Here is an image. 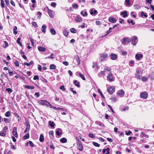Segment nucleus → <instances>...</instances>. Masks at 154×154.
<instances>
[{"mask_svg":"<svg viewBox=\"0 0 154 154\" xmlns=\"http://www.w3.org/2000/svg\"><path fill=\"white\" fill-rule=\"evenodd\" d=\"M1 2V6L2 8H4L5 7V4L3 0H0Z\"/></svg>","mask_w":154,"mask_h":154,"instance_id":"nucleus-49","label":"nucleus"},{"mask_svg":"<svg viewBox=\"0 0 154 154\" xmlns=\"http://www.w3.org/2000/svg\"><path fill=\"white\" fill-rule=\"evenodd\" d=\"M17 128H14L13 129V131L12 132L13 135L16 137H18V134L17 132Z\"/></svg>","mask_w":154,"mask_h":154,"instance_id":"nucleus-10","label":"nucleus"},{"mask_svg":"<svg viewBox=\"0 0 154 154\" xmlns=\"http://www.w3.org/2000/svg\"><path fill=\"white\" fill-rule=\"evenodd\" d=\"M60 141L62 143H65L67 142V140L66 138L63 137L61 139Z\"/></svg>","mask_w":154,"mask_h":154,"instance_id":"nucleus-27","label":"nucleus"},{"mask_svg":"<svg viewBox=\"0 0 154 154\" xmlns=\"http://www.w3.org/2000/svg\"><path fill=\"white\" fill-rule=\"evenodd\" d=\"M26 126V128L24 131V133H26V132L28 131L29 130L30 125L28 122H26L25 123Z\"/></svg>","mask_w":154,"mask_h":154,"instance_id":"nucleus-7","label":"nucleus"},{"mask_svg":"<svg viewBox=\"0 0 154 154\" xmlns=\"http://www.w3.org/2000/svg\"><path fill=\"white\" fill-rule=\"evenodd\" d=\"M107 91L110 94H111L115 91V89L112 87H109L107 89Z\"/></svg>","mask_w":154,"mask_h":154,"instance_id":"nucleus-8","label":"nucleus"},{"mask_svg":"<svg viewBox=\"0 0 154 154\" xmlns=\"http://www.w3.org/2000/svg\"><path fill=\"white\" fill-rule=\"evenodd\" d=\"M95 123L97 124L98 125L100 126H102L103 125V123L100 122L98 121H96Z\"/></svg>","mask_w":154,"mask_h":154,"instance_id":"nucleus-56","label":"nucleus"},{"mask_svg":"<svg viewBox=\"0 0 154 154\" xmlns=\"http://www.w3.org/2000/svg\"><path fill=\"white\" fill-rule=\"evenodd\" d=\"M71 32L73 33H75L76 32V30L74 28H72L70 29Z\"/></svg>","mask_w":154,"mask_h":154,"instance_id":"nucleus-47","label":"nucleus"},{"mask_svg":"<svg viewBox=\"0 0 154 154\" xmlns=\"http://www.w3.org/2000/svg\"><path fill=\"white\" fill-rule=\"evenodd\" d=\"M143 55L140 54H137L135 55V58L137 60H139L143 58Z\"/></svg>","mask_w":154,"mask_h":154,"instance_id":"nucleus-14","label":"nucleus"},{"mask_svg":"<svg viewBox=\"0 0 154 154\" xmlns=\"http://www.w3.org/2000/svg\"><path fill=\"white\" fill-rule=\"evenodd\" d=\"M33 79L34 80H36L37 79L38 80L39 78H38V76L37 75H35L34 76V78H33Z\"/></svg>","mask_w":154,"mask_h":154,"instance_id":"nucleus-60","label":"nucleus"},{"mask_svg":"<svg viewBox=\"0 0 154 154\" xmlns=\"http://www.w3.org/2000/svg\"><path fill=\"white\" fill-rule=\"evenodd\" d=\"M61 129L60 128H58L57 129L56 131V134L58 136L60 135V133H61Z\"/></svg>","mask_w":154,"mask_h":154,"instance_id":"nucleus-20","label":"nucleus"},{"mask_svg":"<svg viewBox=\"0 0 154 154\" xmlns=\"http://www.w3.org/2000/svg\"><path fill=\"white\" fill-rule=\"evenodd\" d=\"M6 133V132L3 131H2L0 132V135L2 136H5V135Z\"/></svg>","mask_w":154,"mask_h":154,"instance_id":"nucleus-36","label":"nucleus"},{"mask_svg":"<svg viewBox=\"0 0 154 154\" xmlns=\"http://www.w3.org/2000/svg\"><path fill=\"white\" fill-rule=\"evenodd\" d=\"M127 22L129 23H131L132 25H134L135 24V23L133 22V20L132 19H130V21L129 20H128Z\"/></svg>","mask_w":154,"mask_h":154,"instance_id":"nucleus-46","label":"nucleus"},{"mask_svg":"<svg viewBox=\"0 0 154 154\" xmlns=\"http://www.w3.org/2000/svg\"><path fill=\"white\" fill-rule=\"evenodd\" d=\"M46 28L47 26L45 25H43L42 26V31L43 33H45V32Z\"/></svg>","mask_w":154,"mask_h":154,"instance_id":"nucleus-19","label":"nucleus"},{"mask_svg":"<svg viewBox=\"0 0 154 154\" xmlns=\"http://www.w3.org/2000/svg\"><path fill=\"white\" fill-rule=\"evenodd\" d=\"M98 92L100 94V95H101V97L102 98H104V97L103 94H102V92H101V91L100 90V89H98Z\"/></svg>","mask_w":154,"mask_h":154,"instance_id":"nucleus-42","label":"nucleus"},{"mask_svg":"<svg viewBox=\"0 0 154 154\" xmlns=\"http://www.w3.org/2000/svg\"><path fill=\"white\" fill-rule=\"evenodd\" d=\"M105 71H101L100 72H99L97 75L99 77H102L105 75Z\"/></svg>","mask_w":154,"mask_h":154,"instance_id":"nucleus-13","label":"nucleus"},{"mask_svg":"<svg viewBox=\"0 0 154 154\" xmlns=\"http://www.w3.org/2000/svg\"><path fill=\"white\" fill-rule=\"evenodd\" d=\"M51 5L52 7H55L56 5V3L54 2H52L51 4Z\"/></svg>","mask_w":154,"mask_h":154,"instance_id":"nucleus-58","label":"nucleus"},{"mask_svg":"<svg viewBox=\"0 0 154 154\" xmlns=\"http://www.w3.org/2000/svg\"><path fill=\"white\" fill-rule=\"evenodd\" d=\"M5 2L6 5L9 7L10 5L9 3V0H5Z\"/></svg>","mask_w":154,"mask_h":154,"instance_id":"nucleus-55","label":"nucleus"},{"mask_svg":"<svg viewBox=\"0 0 154 154\" xmlns=\"http://www.w3.org/2000/svg\"><path fill=\"white\" fill-rule=\"evenodd\" d=\"M39 141L41 142H43L44 140V137L43 135L41 134L40 135V138L39 139Z\"/></svg>","mask_w":154,"mask_h":154,"instance_id":"nucleus-25","label":"nucleus"},{"mask_svg":"<svg viewBox=\"0 0 154 154\" xmlns=\"http://www.w3.org/2000/svg\"><path fill=\"white\" fill-rule=\"evenodd\" d=\"M48 11L49 16L52 18L53 17L54 15V12L53 11L49 9H48Z\"/></svg>","mask_w":154,"mask_h":154,"instance_id":"nucleus-9","label":"nucleus"},{"mask_svg":"<svg viewBox=\"0 0 154 154\" xmlns=\"http://www.w3.org/2000/svg\"><path fill=\"white\" fill-rule=\"evenodd\" d=\"M56 68V66L54 64H52L50 65V68L51 69H55Z\"/></svg>","mask_w":154,"mask_h":154,"instance_id":"nucleus-34","label":"nucleus"},{"mask_svg":"<svg viewBox=\"0 0 154 154\" xmlns=\"http://www.w3.org/2000/svg\"><path fill=\"white\" fill-rule=\"evenodd\" d=\"M81 14H82L83 16H85L87 15V13L86 11H81Z\"/></svg>","mask_w":154,"mask_h":154,"instance_id":"nucleus-39","label":"nucleus"},{"mask_svg":"<svg viewBox=\"0 0 154 154\" xmlns=\"http://www.w3.org/2000/svg\"><path fill=\"white\" fill-rule=\"evenodd\" d=\"M109 22L112 23H115L116 21V19L112 17H109Z\"/></svg>","mask_w":154,"mask_h":154,"instance_id":"nucleus-12","label":"nucleus"},{"mask_svg":"<svg viewBox=\"0 0 154 154\" xmlns=\"http://www.w3.org/2000/svg\"><path fill=\"white\" fill-rule=\"evenodd\" d=\"M121 14L123 15V17L124 18H125L128 16V15L127 14V11H125L123 12H121Z\"/></svg>","mask_w":154,"mask_h":154,"instance_id":"nucleus-22","label":"nucleus"},{"mask_svg":"<svg viewBox=\"0 0 154 154\" xmlns=\"http://www.w3.org/2000/svg\"><path fill=\"white\" fill-rule=\"evenodd\" d=\"M74 84L75 86H76L77 87H80L79 82L77 80H75V81H74Z\"/></svg>","mask_w":154,"mask_h":154,"instance_id":"nucleus-28","label":"nucleus"},{"mask_svg":"<svg viewBox=\"0 0 154 154\" xmlns=\"http://www.w3.org/2000/svg\"><path fill=\"white\" fill-rule=\"evenodd\" d=\"M50 32L52 35H54L56 34V31L53 28H52L51 29Z\"/></svg>","mask_w":154,"mask_h":154,"instance_id":"nucleus-35","label":"nucleus"},{"mask_svg":"<svg viewBox=\"0 0 154 154\" xmlns=\"http://www.w3.org/2000/svg\"><path fill=\"white\" fill-rule=\"evenodd\" d=\"M141 17H143V16H144L145 17H147V16L146 15V13H144L143 11L141 13Z\"/></svg>","mask_w":154,"mask_h":154,"instance_id":"nucleus-43","label":"nucleus"},{"mask_svg":"<svg viewBox=\"0 0 154 154\" xmlns=\"http://www.w3.org/2000/svg\"><path fill=\"white\" fill-rule=\"evenodd\" d=\"M11 4L14 6L15 7V3L13 2V1L12 0H11L10 1Z\"/></svg>","mask_w":154,"mask_h":154,"instance_id":"nucleus-62","label":"nucleus"},{"mask_svg":"<svg viewBox=\"0 0 154 154\" xmlns=\"http://www.w3.org/2000/svg\"><path fill=\"white\" fill-rule=\"evenodd\" d=\"M49 125L52 127H54L55 125V124L54 123V122L51 121H49Z\"/></svg>","mask_w":154,"mask_h":154,"instance_id":"nucleus-26","label":"nucleus"},{"mask_svg":"<svg viewBox=\"0 0 154 154\" xmlns=\"http://www.w3.org/2000/svg\"><path fill=\"white\" fill-rule=\"evenodd\" d=\"M124 91L123 90H120L117 91V94L118 95L120 96L121 97H122L124 95Z\"/></svg>","mask_w":154,"mask_h":154,"instance_id":"nucleus-11","label":"nucleus"},{"mask_svg":"<svg viewBox=\"0 0 154 154\" xmlns=\"http://www.w3.org/2000/svg\"><path fill=\"white\" fill-rule=\"evenodd\" d=\"M10 116V112L9 111L6 112L5 114V116L6 117H9Z\"/></svg>","mask_w":154,"mask_h":154,"instance_id":"nucleus-52","label":"nucleus"},{"mask_svg":"<svg viewBox=\"0 0 154 154\" xmlns=\"http://www.w3.org/2000/svg\"><path fill=\"white\" fill-rule=\"evenodd\" d=\"M127 38H124L122 41V44L123 45H125V44L126 42H127Z\"/></svg>","mask_w":154,"mask_h":154,"instance_id":"nucleus-41","label":"nucleus"},{"mask_svg":"<svg viewBox=\"0 0 154 154\" xmlns=\"http://www.w3.org/2000/svg\"><path fill=\"white\" fill-rule=\"evenodd\" d=\"M25 88L27 89H33L34 88V87L33 86H29L28 85H26L25 86Z\"/></svg>","mask_w":154,"mask_h":154,"instance_id":"nucleus-23","label":"nucleus"},{"mask_svg":"<svg viewBox=\"0 0 154 154\" xmlns=\"http://www.w3.org/2000/svg\"><path fill=\"white\" fill-rule=\"evenodd\" d=\"M17 27L16 26H15L13 28V33L14 34H16L17 33Z\"/></svg>","mask_w":154,"mask_h":154,"instance_id":"nucleus-32","label":"nucleus"},{"mask_svg":"<svg viewBox=\"0 0 154 154\" xmlns=\"http://www.w3.org/2000/svg\"><path fill=\"white\" fill-rule=\"evenodd\" d=\"M73 88H71L70 89V90L73 92L74 94H76V91H73Z\"/></svg>","mask_w":154,"mask_h":154,"instance_id":"nucleus-61","label":"nucleus"},{"mask_svg":"<svg viewBox=\"0 0 154 154\" xmlns=\"http://www.w3.org/2000/svg\"><path fill=\"white\" fill-rule=\"evenodd\" d=\"M141 80L143 82H144L147 81V79L145 77H142L141 78Z\"/></svg>","mask_w":154,"mask_h":154,"instance_id":"nucleus-54","label":"nucleus"},{"mask_svg":"<svg viewBox=\"0 0 154 154\" xmlns=\"http://www.w3.org/2000/svg\"><path fill=\"white\" fill-rule=\"evenodd\" d=\"M29 133H27L23 137V139H26L29 138Z\"/></svg>","mask_w":154,"mask_h":154,"instance_id":"nucleus-29","label":"nucleus"},{"mask_svg":"<svg viewBox=\"0 0 154 154\" xmlns=\"http://www.w3.org/2000/svg\"><path fill=\"white\" fill-rule=\"evenodd\" d=\"M107 57V55L105 53H103V54H101L100 55V59L101 61H102L104 59L106 58Z\"/></svg>","mask_w":154,"mask_h":154,"instance_id":"nucleus-15","label":"nucleus"},{"mask_svg":"<svg viewBox=\"0 0 154 154\" xmlns=\"http://www.w3.org/2000/svg\"><path fill=\"white\" fill-rule=\"evenodd\" d=\"M107 80L109 82H112L114 81V77L112 72L108 73L107 76Z\"/></svg>","mask_w":154,"mask_h":154,"instance_id":"nucleus-2","label":"nucleus"},{"mask_svg":"<svg viewBox=\"0 0 154 154\" xmlns=\"http://www.w3.org/2000/svg\"><path fill=\"white\" fill-rule=\"evenodd\" d=\"M140 135L141 137H146V138H148L149 137V136L148 135H146L143 132L141 133Z\"/></svg>","mask_w":154,"mask_h":154,"instance_id":"nucleus-30","label":"nucleus"},{"mask_svg":"<svg viewBox=\"0 0 154 154\" xmlns=\"http://www.w3.org/2000/svg\"><path fill=\"white\" fill-rule=\"evenodd\" d=\"M63 34L65 36H67L68 35V33L66 30H64L63 31Z\"/></svg>","mask_w":154,"mask_h":154,"instance_id":"nucleus-48","label":"nucleus"},{"mask_svg":"<svg viewBox=\"0 0 154 154\" xmlns=\"http://www.w3.org/2000/svg\"><path fill=\"white\" fill-rule=\"evenodd\" d=\"M28 144H29L30 146H31V147H33L34 146V144L33 143L32 141H29L27 143H26V145Z\"/></svg>","mask_w":154,"mask_h":154,"instance_id":"nucleus-33","label":"nucleus"},{"mask_svg":"<svg viewBox=\"0 0 154 154\" xmlns=\"http://www.w3.org/2000/svg\"><path fill=\"white\" fill-rule=\"evenodd\" d=\"M104 69L105 71H107L108 72H110L111 70V69L107 66H105Z\"/></svg>","mask_w":154,"mask_h":154,"instance_id":"nucleus-37","label":"nucleus"},{"mask_svg":"<svg viewBox=\"0 0 154 154\" xmlns=\"http://www.w3.org/2000/svg\"><path fill=\"white\" fill-rule=\"evenodd\" d=\"M75 59L77 62V64L79 65L80 63V60L79 57L78 56L75 57Z\"/></svg>","mask_w":154,"mask_h":154,"instance_id":"nucleus-24","label":"nucleus"},{"mask_svg":"<svg viewBox=\"0 0 154 154\" xmlns=\"http://www.w3.org/2000/svg\"><path fill=\"white\" fill-rule=\"evenodd\" d=\"M33 64V61H30L29 63H25L24 64V65H27V66H29Z\"/></svg>","mask_w":154,"mask_h":154,"instance_id":"nucleus-44","label":"nucleus"},{"mask_svg":"<svg viewBox=\"0 0 154 154\" xmlns=\"http://www.w3.org/2000/svg\"><path fill=\"white\" fill-rule=\"evenodd\" d=\"M75 20L76 21L78 22H82V20L81 17L79 16H77Z\"/></svg>","mask_w":154,"mask_h":154,"instance_id":"nucleus-21","label":"nucleus"},{"mask_svg":"<svg viewBox=\"0 0 154 154\" xmlns=\"http://www.w3.org/2000/svg\"><path fill=\"white\" fill-rule=\"evenodd\" d=\"M11 152L10 151H8V150H6L4 152L5 154H11Z\"/></svg>","mask_w":154,"mask_h":154,"instance_id":"nucleus-50","label":"nucleus"},{"mask_svg":"<svg viewBox=\"0 0 154 154\" xmlns=\"http://www.w3.org/2000/svg\"><path fill=\"white\" fill-rule=\"evenodd\" d=\"M93 144L94 146L98 147H99L100 146V145L98 143L94 142H93Z\"/></svg>","mask_w":154,"mask_h":154,"instance_id":"nucleus-45","label":"nucleus"},{"mask_svg":"<svg viewBox=\"0 0 154 154\" xmlns=\"http://www.w3.org/2000/svg\"><path fill=\"white\" fill-rule=\"evenodd\" d=\"M137 36H133V38L131 40V42L132 44L133 45H135L137 43Z\"/></svg>","mask_w":154,"mask_h":154,"instance_id":"nucleus-5","label":"nucleus"},{"mask_svg":"<svg viewBox=\"0 0 154 154\" xmlns=\"http://www.w3.org/2000/svg\"><path fill=\"white\" fill-rule=\"evenodd\" d=\"M110 56L111 57L112 60H113L117 59L118 57L116 54L113 53L110 54Z\"/></svg>","mask_w":154,"mask_h":154,"instance_id":"nucleus-16","label":"nucleus"},{"mask_svg":"<svg viewBox=\"0 0 154 154\" xmlns=\"http://www.w3.org/2000/svg\"><path fill=\"white\" fill-rule=\"evenodd\" d=\"M143 71L141 72L139 69H137L136 70V73L135 74V78L137 79H140V77L142 74Z\"/></svg>","mask_w":154,"mask_h":154,"instance_id":"nucleus-1","label":"nucleus"},{"mask_svg":"<svg viewBox=\"0 0 154 154\" xmlns=\"http://www.w3.org/2000/svg\"><path fill=\"white\" fill-rule=\"evenodd\" d=\"M89 136L91 138H93L95 137V135L92 133H90L89 134Z\"/></svg>","mask_w":154,"mask_h":154,"instance_id":"nucleus-51","label":"nucleus"},{"mask_svg":"<svg viewBox=\"0 0 154 154\" xmlns=\"http://www.w3.org/2000/svg\"><path fill=\"white\" fill-rule=\"evenodd\" d=\"M38 49L39 51L42 52L45 51L46 50L45 48L41 46L38 47Z\"/></svg>","mask_w":154,"mask_h":154,"instance_id":"nucleus-18","label":"nucleus"},{"mask_svg":"<svg viewBox=\"0 0 154 154\" xmlns=\"http://www.w3.org/2000/svg\"><path fill=\"white\" fill-rule=\"evenodd\" d=\"M125 2L127 3V5H130V0H125Z\"/></svg>","mask_w":154,"mask_h":154,"instance_id":"nucleus-59","label":"nucleus"},{"mask_svg":"<svg viewBox=\"0 0 154 154\" xmlns=\"http://www.w3.org/2000/svg\"><path fill=\"white\" fill-rule=\"evenodd\" d=\"M60 89L62 90L63 91H64L65 90V89L64 88V86L63 85L61 86L60 87Z\"/></svg>","mask_w":154,"mask_h":154,"instance_id":"nucleus-53","label":"nucleus"},{"mask_svg":"<svg viewBox=\"0 0 154 154\" xmlns=\"http://www.w3.org/2000/svg\"><path fill=\"white\" fill-rule=\"evenodd\" d=\"M134 9H138L140 8L141 7L140 6L139 4H136L134 5Z\"/></svg>","mask_w":154,"mask_h":154,"instance_id":"nucleus-31","label":"nucleus"},{"mask_svg":"<svg viewBox=\"0 0 154 154\" xmlns=\"http://www.w3.org/2000/svg\"><path fill=\"white\" fill-rule=\"evenodd\" d=\"M14 64L17 67H18L19 66V63L17 61H16L14 62Z\"/></svg>","mask_w":154,"mask_h":154,"instance_id":"nucleus-57","label":"nucleus"},{"mask_svg":"<svg viewBox=\"0 0 154 154\" xmlns=\"http://www.w3.org/2000/svg\"><path fill=\"white\" fill-rule=\"evenodd\" d=\"M78 74H79V76H80V77H81V78L83 80H85V78L84 77V75H83L82 74L80 73L79 72Z\"/></svg>","mask_w":154,"mask_h":154,"instance_id":"nucleus-38","label":"nucleus"},{"mask_svg":"<svg viewBox=\"0 0 154 154\" xmlns=\"http://www.w3.org/2000/svg\"><path fill=\"white\" fill-rule=\"evenodd\" d=\"M141 97L144 99H146L148 96V93L146 92H142L140 94Z\"/></svg>","mask_w":154,"mask_h":154,"instance_id":"nucleus-4","label":"nucleus"},{"mask_svg":"<svg viewBox=\"0 0 154 154\" xmlns=\"http://www.w3.org/2000/svg\"><path fill=\"white\" fill-rule=\"evenodd\" d=\"M77 144L78 149L80 151H82L83 150V146L81 143V142L78 141L77 142Z\"/></svg>","mask_w":154,"mask_h":154,"instance_id":"nucleus-3","label":"nucleus"},{"mask_svg":"<svg viewBox=\"0 0 154 154\" xmlns=\"http://www.w3.org/2000/svg\"><path fill=\"white\" fill-rule=\"evenodd\" d=\"M110 99L113 101L115 102L116 100V98L115 97H111Z\"/></svg>","mask_w":154,"mask_h":154,"instance_id":"nucleus-63","label":"nucleus"},{"mask_svg":"<svg viewBox=\"0 0 154 154\" xmlns=\"http://www.w3.org/2000/svg\"><path fill=\"white\" fill-rule=\"evenodd\" d=\"M39 103L41 105H45L47 106L49 103L46 100H40L39 101Z\"/></svg>","mask_w":154,"mask_h":154,"instance_id":"nucleus-6","label":"nucleus"},{"mask_svg":"<svg viewBox=\"0 0 154 154\" xmlns=\"http://www.w3.org/2000/svg\"><path fill=\"white\" fill-rule=\"evenodd\" d=\"M97 13V11L96 10H93L92 9H91L90 10V13L91 15L94 14V15H96Z\"/></svg>","mask_w":154,"mask_h":154,"instance_id":"nucleus-17","label":"nucleus"},{"mask_svg":"<svg viewBox=\"0 0 154 154\" xmlns=\"http://www.w3.org/2000/svg\"><path fill=\"white\" fill-rule=\"evenodd\" d=\"M6 91L8 92L9 94H10L13 92L12 90L10 88H6Z\"/></svg>","mask_w":154,"mask_h":154,"instance_id":"nucleus-40","label":"nucleus"},{"mask_svg":"<svg viewBox=\"0 0 154 154\" xmlns=\"http://www.w3.org/2000/svg\"><path fill=\"white\" fill-rule=\"evenodd\" d=\"M106 154H109V150L110 149L109 148H107L106 149Z\"/></svg>","mask_w":154,"mask_h":154,"instance_id":"nucleus-64","label":"nucleus"}]
</instances>
